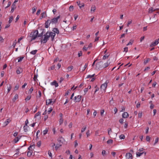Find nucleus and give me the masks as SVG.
Here are the masks:
<instances>
[{"mask_svg": "<svg viewBox=\"0 0 159 159\" xmlns=\"http://www.w3.org/2000/svg\"><path fill=\"white\" fill-rule=\"evenodd\" d=\"M82 55V51L79 52L78 53V55L79 57H80Z\"/></svg>", "mask_w": 159, "mask_h": 159, "instance_id": "56", "label": "nucleus"}, {"mask_svg": "<svg viewBox=\"0 0 159 159\" xmlns=\"http://www.w3.org/2000/svg\"><path fill=\"white\" fill-rule=\"evenodd\" d=\"M11 87L10 84H9L8 86H7V91L8 93L10 91Z\"/></svg>", "mask_w": 159, "mask_h": 159, "instance_id": "32", "label": "nucleus"}, {"mask_svg": "<svg viewBox=\"0 0 159 159\" xmlns=\"http://www.w3.org/2000/svg\"><path fill=\"white\" fill-rule=\"evenodd\" d=\"M122 116L124 118H126L129 116V114L127 112H124L123 113Z\"/></svg>", "mask_w": 159, "mask_h": 159, "instance_id": "14", "label": "nucleus"}, {"mask_svg": "<svg viewBox=\"0 0 159 159\" xmlns=\"http://www.w3.org/2000/svg\"><path fill=\"white\" fill-rule=\"evenodd\" d=\"M32 152L30 151L27 152V156H30L32 155Z\"/></svg>", "mask_w": 159, "mask_h": 159, "instance_id": "54", "label": "nucleus"}, {"mask_svg": "<svg viewBox=\"0 0 159 159\" xmlns=\"http://www.w3.org/2000/svg\"><path fill=\"white\" fill-rule=\"evenodd\" d=\"M16 40H15L13 42V44H12V46H13V48H15L16 45Z\"/></svg>", "mask_w": 159, "mask_h": 159, "instance_id": "46", "label": "nucleus"}, {"mask_svg": "<svg viewBox=\"0 0 159 159\" xmlns=\"http://www.w3.org/2000/svg\"><path fill=\"white\" fill-rule=\"evenodd\" d=\"M51 23V20H48L45 23V28H48L49 26Z\"/></svg>", "mask_w": 159, "mask_h": 159, "instance_id": "9", "label": "nucleus"}, {"mask_svg": "<svg viewBox=\"0 0 159 159\" xmlns=\"http://www.w3.org/2000/svg\"><path fill=\"white\" fill-rule=\"evenodd\" d=\"M70 90H67V91L66 93L65 94V96H67L70 93Z\"/></svg>", "mask_w": 159, "mask_h": 159, "instance_id": "59", "label": "nucleus"}, {"mask_svg": "<svg viewBox=\"0 0 159 159\" xmlns=\"http://www.w3.org/2000/svg\"><path fill=\"white\" fill-rule=\"evenodd\" d=\"M119 138L120 139H124L125 138V136L123 134H121L119 136Z\"/></svg>", "mask_w": 159, "mask_h": 159, "instance_id": "40", "label": "nucleus"}, {"mask_svg": "<svg viewBox=\"0 0 159 159\" xmlns=\"http://www.w3.org/2000/svg\"><path fill=\"white\" fill-rule=\"evenodd\" d=\"M125 157L126 159H132V156L130 153H127L125 155Z\"/></svg>", "mask_w": 159, "mask_h": 159, "instance_id": "7", "label": "nucleus"}, {"mask_svg": "<svg viewBox=\"0 0 159 159\" xmlns=\"http://www.w3.org/2000/svg\"><path fill=\"white\" fill-rule=\"evenodd\" d=\"M51 85H54L56 87H57L58 86V84L57 81L55 80L53 81L52 82H51Z\"/></svg>", "mask_w": 159, "mask_h": 159, "instance_id": "11", "label": "nucleus"}, {"mask_svg": "<svg viewBox=\"0 0 159 159\" xmlns=\"http://www.w3.org/2000/svg\"><path fill=\"white\" fill-rule=\"evenodd\" d=\"M100 62L99 63H96V69H99V68L100 67Z\"/></svg>", "mask_w": 159, "mask_h": 159, "instance_id": "44", "label": "nucleus"}, {"mask_svg": "<svg viewBox=\"0 0 159 159\" xmlns=\"http://www.w3.org/2000/svg\"><path fill=\"white\" fill-rule=\"evenodd\" d=\"M52 110H53L52 108V107H51L48 110V111L47 112L48 113V114H49L52 111Z\"/></svg>", "mask_w": 159, "mask_h": 159, "instance_id": "45", "label": "nucleus"}, {"mask_svg": "<svg viewBox=\"0 0 159 159\" xmlns=\"http://www.w3.org/2000/svg\"><path fill=\"white\" fill-rule=\"evenodd\" d=\"M104 109H102L100 111V114L101 116H102L103 115V113L104 112Z\"/></svg>", "mask_w": 159, "mask_h": 159, "instance_id": "47", "label": "nucleus"}, {"mask_svg": "<svg viewBox=\"0 0 159 159\" xmlns=\"http://www.w3.org/2000/svg\"><path fill=\"white\" fill-rule=\"evenodd\" d=\"M41 144V141H39L37 143V146L39 147H40Z\"/></svg>", "mask_w": 159, "mask_h": 159, "instance_id": "60", "label": "nucleus"}, {"mask_svg": "<svg viewBox=\"0 0 159 159\" xmlns=\"http://www.w3.org/2000/svg\"><path fill=\"white\" fill-rule=\"evenodd\" d=\"M13 19V17L12 16H10L9 18V20L8 21V23L10 24L12 22Z\"/></svg>", "mask_w": 159, "mask_h": 159, "instance_id": "25", "label": "nucleus"}, {"mask_svg": "<svg viewBox=\"0 0 159 159\" xmlns=\"http://www.w3.org/2000/svg\"><path fill=\"white\" fill-rule=\"evenodd\" d=\"M149 128L148 127H146V130L145 131V133L146 134H147L148 133Z\"/></svg>", "mask_w": 159, "mask_h": 159, "instance_id": "62", "label": "nucleus"}, {"mask_svg": "<svg viewBox=\"0 0 159 159\" xmlns=\"http://www.w3.org/2000/svg\"><path fill=\"white\" fill-rule=\"evenodd\" d=\"M46 12L45 11H44L43 13L42 14V16L41 17H40V19H42L43 18H45L46 17Z\"/></svg>", "mask_w": 159, "mask_h": 159, "instance_id": "19", "label": "nucleus"}, {"mask_svg": "<svg viewBox=\"0 0 159 159\" xmlns=\"http://www.w3.org/2000/svg\"><path fill=\"white\" fill-rule=\"evenodd\" d=\"M106 152L105 150H103L102 151V154L103 156H104L105 154H106Z\"/></svg>", "mask_w": 159, "mask_h": 159, "instance_id": "63", "label": "nucleus"}, {"mask_svg": "<svg viewBox=\"0 0 159 159\" xmlns=\"http://www.w3.org/2000/svg\"><path fill=\"white\" fill-rule=\"evenodd\" d=\"M48 131V128H46L43 131V134L44 135L46 134Z\"/></svg>", "mask_w": 159, "mask_h": 159, "instance_id": "24", "label": "nucleus"}, {"mask_svg": "<svg viewBox=\"0 0 159 159\" xmlns=\"http://www.w3.org/2000/svg\"><path fill=\"white\" fill-rule=\"evenodd\" d=\"M60 17V16H59L56 18H53L51 20V22L52 24L56 23Z\"/></svg>", "mask_w": 159, "mask_h": 159, "instance_id": "5", "label": "nucleus"}, {"mask_svg": "<svg viewBox=\"0 0 159 159\" xmlns=\"http://www.w3.org/2000/svg\"><path fill=\"white\" fill-rule=\"evenodd\" d=\"M38 34V31L37 30L32 32L30 35V37L32 38L31 40H34L37 37Z\"/></svg>", "mask_w": 159, "mask_h": 159, "instance_id": "2", "label": "nucleus"}, {"mask_svg": "<svg viewBox=\"0 0 159 159\" xmlns=\"http://www.w3.org/2000/svg\"><path fill=\"white\" fill-rule=\"evenodd\" d=\"M4 41V39L1 36H0V43H2Z\"/></svg>", "mask_w": 159, "mask_h": 159, "instance_id": "50", "label": "nucleus"}, {"mask_svg": "<svg viewBox=\"0 0 159 159\" xmlns=\"http://www.w3.org/2000/svg\"><path fill=\"white\" fill-rule=\"evenodd\" d=\"M154 10H153V8L151 7L150 8H149L148 9V12L149 13H152L153 11Z\"/></svg>", "mask_w": 159, "mask_h": 159, "instance_id": "39", "label": "nucleus"}, {"mask_svg": "<svg viewBox=\"0 0 159 159\" xmlns=\"http://www.w3.org/2000/svg\"><path fill=\"white\" fill-rule=\"evenodd\" d=\"M16 8V4L13 3L11 6V13H13L15 9Z\"/></svg>", "mask_w": 159, "mask_h": 159, "instance_id": "12", "label": "nucleus"}, {"mask_svg": "<svg viewBox=\"0 0 159 159\" xmlns=\"http://www.w3.org/2000/svg\"><path fill=\"white\" fill-rule=\"evenodd\" d=\"M21 136H18L15 138L14 140V142L15 143H16L20 139Z\"/></svg>", "mask_w": 159, "mask_h": 159, "instance_id": "10", "label": "nucleus"}, {"mask_svg": "<svg viewBox=\"0 0 159 159\" xmlns=\"http://www.w3.org/2000/svg\"><path fill=\"white\" fill-rule=\"evenodd\" d=\"M151 60V59L149 58H147L144 61V64H146L148 62H149L150 60Z\"/></svg>", "mask_w": 159, "mask_h": 159, "instance_id": "22", "label": "nucleus"}, {"mask_svg": "<svg viewBox=\"0 0 159 159\" xmlns=\"http://www.w3.org/2000/svg\"><path fill=\"white\" fill-rule=\"evenodd\" d=\"M52 31L54 32L53 33H56L57 34H59V30L57 28H54L52 30Z\"/></svg>", "mask_w": 159, "mask_h": 159, "instance_id": "15", "label": "nucleus"}, {"mask_svg": "<svg viewBox=\"0 0 159 159\" xmlns=\"http://www.w3.org/2000/svg\"><path fill=\"white\" fill-rule=\"evenodd\" d=\"M151 137L149 136H147L146 138V140L147 141L149 142L150 140Z\"/></svg>", "mask_w": 159, "mask_h": 159, "instance_id": "29", "label": "nucleus"}, {"mask_svg": "<svg viewBox=\"0 0 159 159\" xmlns=\"http://www.w3.org/2000/svg\"><path fill=\"white\" fill-rule=\"evenodd\" d=\"M56 101V99H49L47 100L46 101V105H48L50 104H53Z\"/></svg>", "mask_w": 159, "mask_h": 159, "instance_id": "4", "label": "nucleus"}, {"mask_svg": "<svg viewBox=\"0 0 159 159\" xmlns=\"http://www.w3.org/2000/svg\"><path fill=\"white\" fill-rule=\"evenodd\" d=\"M95 75L94 74L92 75H89L87 76V78H92V77H93Z\"/></svg>", "mask_w": 159, "mask_h": 159, "instance_id": "58", "label": "nucleus"}, {"mask_svg": "<svg viewBox=\"0 0 159 159\" xmlns=\"http://www.w3.org/2000/svg\"><path fill=\"white\" fill-rule=\"evenodd\" d=\"M22 70L21 69H18L17 70L16 72L17 74H19L21 73V71Z\"/></svg>", "mask_w": 159, "mask_h": 159, "instance_id": "42", "label": "nucleus"}, {"mask_svg": "<svg viewBox=\"0 0 159 159\" xmlns=\"http://www.w3.org/2000/svg\"><path fill=\"white\" fill-rule=\"evenodd\" d=\"M56 35V34L53 32L48 31L46 34H44L42 38L41 39L40 41L41 43H45L49 39V38H50L51 40L53 41L54 39V37Z\"/></svg>", "mask_w": 159, "mask_h": 159, "instance_id": "1", "label": "nucleus"}, {"mask_svg": "<svg viewBox=\"0 0 159 159\" xmlns=\"http://www.w3.org/2000/svg\"><path fill=\"white\" fill-rule=\"evenodd\" d=\"M107 143L108 144H112L113 143V140L111 139H109L107 141Z\"/></svg>", "mask_w": 159, "mask_h": 159, "instance_id": "38", "label": "nucleus"}, {"mask_svg": "<svg viewBox=\"0 0 159 159\" xmlns=\"http://www.w3.org/2000/svg\"><path fill=\"white\" fill-rule=\"evenodd\" d=\"M81 96L78 95L76 96L74 98V100L75 102H79L81 99Z\"/></svg>", "mask_w": 159, "mask_h": 159, "instance_id": "6", "label": "nucleus"}, {"mask_svg": "<svg viewBox=\"0 0 159 159\" xmlns=\"http://www.w3.org/2000/svg\"><path fill=\"white\" fill-rule=\"evenodd\" d=\"M96 9V6L94 5L92 6L91 7V12H92V11H93V12H94L95 11Z\"/></svg>", "mask_w": 159, "mask_h": 159, "instance_id": "18", "label": "nucleus"}, {"mask_svg": "<svg viewBox=\"0 0 159 159\" xmlns=\"http://www.w3.org/2000/svg\"><path fill=\"white\" fill-rule=\"evenodd\" d=\"M19 88V85L18 84H16L15 86V87L14 90H17Z\"/></svg>", "mask_w": 159, "mask_h": 159, "instance_id": "52", "label": "nucleus"}, {"mask_svg": "<svg viewBox=\"0 0 159 159\" xmlns=\"http://www.w3.org/2000/svg\"><path fill=\"white\" fill-rule=\"evenodd\" d=\"M144 152H137L136 153V156L137 157H139L143 155Z\"/></svg>", "mask_w": 159, "mask_h": 159, "instance_id": "23", "label": "nucleus"}, {"mask_svg": "<svg viewBox=\"0 0 159 159\" xmlns=\"http://www.w3.org/2000/svg\"><path fill=\"white\" fill-rule=\"evenodd\" d=\"M159 140V138L158 137H157L156 138L154 143V145H155L158 142Z\"/></svg>", "mask_w": 159, "mask_h": 159, "instance_id": "27", "label": "nucleus"}, {"mask_svg": "<svg viewBox=\"0 0 159 159\" xmlns=\"http://www.w3.org/2000/svg\"><path fill=\"white\" fill-rule=\"evenodd\" d=\"M61 146V145H58L57 144L55 147V149L57 150Z\"/></svg>", "mask_w": 159, "mask_h": 159, "instance_id": "53", "label": "nucleus"}, {"mask_svg": "<svg viewBox=\"0 0 159 159\" xmlns=\"http://www.w3.org/2000/svg\"><path fill=\"white\" fill-rule=\"evenodd\" d=\"M28 126H25V125L24 127V129L25 132H27L28 131Z\"/></svg>", "mask_w": 159, "mask_h": 159, "instance_id": "34", "label": "nucleus"}, {"mask_svg": "<svg viewBox=\"0 0 159 159\" xmlns=\"http://www.w3.org/2000/svg\"><path fill=\"white\" fill-rule=\"evenodd\" d=\"M11 120L10 119H8L7 120L4 122V124L5 126H6L8 125V124L10 122Z\"/></svg>", "mask_w": 159, "mask_h": 159, "instance_id": "17", "label": "nucleus"}, {"mask_svg": "<svg viewBox=\"0 0 159 159\" xmlns=\"http://www.w3.org/2000/svg\"><path fill=\"white\" fill-rule=\"evenodd\" d=\"M37 52V50H33L30 52V54L33 55H35L36 54Z\"/></svg>", "mask_w": 159, "mask_h": 159, "instance_id": "26", "label": "nucleus"}, {"mask_svg": "<svg viewBox=\"0 0 159 159\" xmlns=\"http://www.w3.org/2000/svg\"><path fill=\"white\" fill-rule=\"evenodd\" d=\"M124 51L125 52H128V47H125L124 48Z\"/></svg>", "mask_w": 159, "mask_h": 159, "instance_id": "64", "label": "nucleus"}, {"mask_svg": "<svg viewBox=\"0 0 159 159\" xmlns=\"http://www.w3.org/2000/svg\"><path fill=\"white\" fill-rule=\"evenodd\" d=\"M37 7L34 6L32 8V13H34L36 11Z\"/></svg>", "mask_w": 159, "mask_h": 159, "instance_id": "31", "label": "nucleus"}, {"mask_svg": "<svg viewBox=\"0 0 159 159\" xmlns=\"http://www.w3.org/2000/svg\"><path fill=\"white\" fill-rule=\"evenodd\" d=\"M30 98H31V96H28L25 99V100L26 101H28V100H29L30 99Z\"/></svg>", "mask_w": 159, "mask_h": 159, "instance_id": "49", "label": "nucleus"}, {"mask_svg": "<svg viewBox=\"0 0 159 159\" xmlns=\"http://www.w3.org/2000/svg\"><path fill=\"white\" fill-rule=\"evenodd\" d=\"M133 43V41L131 39L129 41V43L127 44V46H128L130 45H132Z\"/></svg>", "mask_w": 159, "mask_h": 159, "instance_id": "36", "label": "nucleus"}, {"mask_svg": "<svg viewBox=\"0 0 159 159\" xmlns=\"http://www.w3.org/2000/svg\"><path fill=\"white\" fill-rule=\"evenodd\" d=\"M24 58L23 57H19L18 58V62H21Z\"/></svg>", "mask_w": 159, "mask_h": 159, "instance_id": "35", "label": "nucleus"}, {"mask_svg": "<svg viewBox=\"0 0 159 159\" xmlns=\"http://www.w3.org/2000/svg\"><path fill=\"white\" fill-rule=\"evenodd\" d=\"M142 116V111L139 112L138 113V117L141 118Z\"/></svg>", "mask_w": 159, "mask_h": 159, "instance_id": "43", "label": "nucleus"}, {"mask_svg": "<svg viewBox=\"0 0 159 159\" xmlns=\"http://www.w3.org/2000/svg\"><path fill=\"white\" fill-rule=\"evenodd\" d=\"M112 132V131L111 128H109L108 129V135H110L111 133Z\"/></svg>", "mask_w": 159, "mask_h": 159, "instance_id": "37", "label": "nucleus"}, {"mask_svg": "<svg viewBox=\"0 0 159 159\" xmlns=\"http://www.w3.org/2000/svg\"><path fill=\"white\" fill-rule=\"evenodd\" d=\"M74 7L73 6H70L69 7V10L70 11H72L73 10Z\"/></svg>", "mask_w": 159, "mask_h": 159, "instance_id": "51", "label": "nucleus"}, {"mask_svg": "<svg viewBox=\"0 0 159 159\" xmlns=\"http://www.w3.org/2000/svg\"><path fill=\"white\" fill-rule=\"evenodd\" d=\"M107 85V82L106 81L105 82L102 84L100 87V89L102 91L105 92L106 90Z\"/></svg>", "mask_w": 159, "mask_h": 159, "instance_id": "3", "label": "nucleus"}, {"mask_svg": "<svg viewBox=\"0 0 159 159\" xmlns=\"http://www.w3.org/2000/svg\"><path fill=\"white\" fill-rule=\"evenodd\" d=\"M40 114H41V112H40L39 111L37 113H36L35 114V115L34 116V117L35 118H36L37 116H40Z\"/></svg>", "mask_w": 159, "mask_h": 159, "instance_id": "30", "label": "nucleus"}, {"mask_svg": "<svg viewBox=\"0 0 159 159\" xmlns=\"http://www.w3.org/2000/svg\"><path fill=\"white\" fill-rule=\"evenodd\" d=\"M159 43V39L155 40V42L152 43L150 45L151 47H152L157 45Z\"/></svg>", "mask_w": 159, "mask_h": 159, "instance_id": "8", "label": "nucleus"}, {"mask_svg": "<svg viewBox=\"0 0 159 159\" xmlns=\"http://www.w3.org/2000/svg\"><path fill=\"white\" fill-rule=\"evenodd\" d=\"M86 134L87 135V137H88L90 136V131L89 130H88L86 132Z\"/></svg>", "mask_w": 159, "mask_h": 159, "instance_id": "41", "label": "nucleus"}, {"mask_svg": "<svg viewBox=\"0 0 159 159\" xmlns=\"http://www.w3.org/2000/svg\"><path fill=\"white\" fill-rule=\"evenodd\" d=\"M89 48V47H86L84 46L83 48V50L85 51H87Z\"/></svg>", "mask_w": 159, "mask_h": 159, "instance_id": "55", "label": "nucleus"}, {"mask_svg": "<svg viewBox=\"0 0 159 159\" xmlns=\"http://www.w3.org/2000/svg\"><path fill=\"white\" fill-rule=\"evenodd\" d=\"M109 56H110V54L108 53H107L106 54H105L103 56V58H102L103 59L105 60L106 59H107L108 58V57Z\"/></svg>", "mask_w": 159, "mask_h": 159, "instance_id": "13", "label": "nucleus"}, {"mask_svg": "<svg viewBox=\"0 0 159 159\" xmlns=\"http://www.w3.org/2000/svg\"><path fill=\"white\" fill-rule=\"evenodd\" d=\"M48 154L50 157H52V154L51 152L50 151V150L48 151Z\"/></svg>", "mask_w": 159, "mask_h": 159, "instance_id": "57", "label": "nucleus"}, {"mask_svg": "<svg viewBox=\"0 0 159 159\" xmlns=\"http://www.w3.org/2000/svg\"><path fill=\"white\" fill-rule=\"evenodd\" d=\"M59 122L60 125H61L63 122V118H59Z\"/></svg>", "mask_w": 159, "mask_h": 159, "instance_id": "28", "label": "nucleus"}, {"mask_svg": "<svg viewBox=\"0 0 159 159\" xmlns=\"http://www.w3.org/2000/svg\"><path fill=\"white\" fill-rule=\"evenodd\" d=\"M86 129V126H84L83 128H82L81 130V132L82 133L84 132Z\"/></svg>", "mask_w": 159, "mask_h": 159, "instance_id": "33", "label": "nucleus"}, {"mask_svg": "<svg viewBox=\"0 0 159 159\" xmlns=\"http://www.w3.org/2000/svg\"><path fill=\"white\" fill-rule=\"evenodd\" d=\"M18 98V94H16L14 96V98H13V102H15V101Z\"/></svg>", "mask_w": 159, "mask_h": 159, "instance_id": "20", "label": "nucleus"}, {"mask_svg": "<svg viewBox=\"0 0 159 159\" xmlns=\"http://www.w3.org/2000/svg\"><path fill=\"white\" fill-rule=\"evenodd\" d=\"M73 68V66H69L67 68V71H71L72 69Z\"/></svg>", "mask_w": 159, "mask_h": 159, "instance_id": "21", "label": "nucleus"}, {"mask_svg": "<svg viewBox=\"0 0 159 159\" xmlns=\"http://www.w3.org/2000/svg\"><path fill=\"white\" fill-rule=\"evenodd\" d=\"M110 64V62L109 61H108L106 63L103 64V67L105 68L107 67Z\"/></svg>", "mask_w": 159, "mask_h": 159, "instance_id": "16", "label": "nucleus"}, {"mask_svg": "<svg viewBox=\"0 0 159 159\" xmlns=\"http://www.w3.org/2000/svg\"><path fill=\"white\" fill-rule=\"evenodd\" d=\"M132 20H129L128 22V23L127 25V26H129V25L132 23Z\"/></svg>", "mask_w": 159, "mask_h": 159, "instance_id": "48", "label": "nucleus"}, {"mask_svg": "<svg viewBox=\"0 0 159 159\" xmlns=\"http://www.w3.org/2000/svg\"><path fill=\"white\" fill-rule=\"evenodd\" d=\"M33 90L34 89L33 87H31V88L29 89V91L30 93H32L33 91Z\"/></svg>", "mask_w": 159, "mask_h": 159, "instance_id": "61", "label": "nucleus"}]
</instances>
